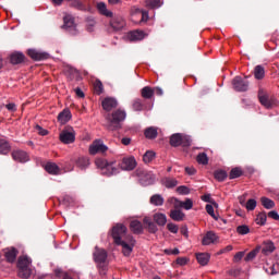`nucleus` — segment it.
Returning <instances> with one entry per match:
<instances>
[{"label":"nucleus","instance_id":"1","mask_svg":"<svg viewBox=\"0 0 279 279\" xmlns=\"http://www.w3.org/2000/svg\"><path fill=\"white\" fill-rule=\"evenodd\" d=\"M126 118L128 113L123 109H118L107 114V130H109V132H117V130H121V128H123V121H125Z\"/></svg>","mask_w":279,"mask_h":279},{"label":"nucleus","instance_id":"2","mask_svg":"<svg viewBox=\"0 0 279 279\" xmlns=\"http://www.w3.org/2000/svg\"><path fill=\"white\" fill-rule=\"evenodd\" d=\"M111 236H112L116 245H118L122 241H126L128 227H125V225H122V223L116 225L111 230Z\"/></svg>","mask_w":279,"mask_h":279},{"label":"nucleus","instance_id":"3","mask_svg":"<svg viewBox=\"0 0 279 279\" xmlns=\"http://www.w3.org/2000/svg\"><path fill=\"white\" fill-rule=\"evenodd\" d=\"M32 259L27 256H22L19 258L17 267L20 269V276L21 278H29L32 276Z\"/></svg>","mask_w":279,"mask_h":279},{"label":"nucleus","instance_id":"4","mask_svg":"<svg viewBox=\"0 0 279 279\" xmlns=\"http://www.w3.org/2000/svg\"><path fill=\"white\" fill-rule=\"evenodd\" d=\"M257 98L259 99V104H262L266 109H272L278 106V100L274 97H269L264 89H259Z\"/></svg>","mask_w":279,"mask_h":279},{"label":"nucleus","instance_id":"5","mask_svg":"<svg viewBox=\"0 0 279 279\" xmlns=\"http://www.w3.org/2000/svg\"><path fill=\"white\" fill-rule=\"evenodd\" d=\"M59 141L63 143V145L75 143V129H73V126H65L59 135Z\"/></svg>","mask_w":279,"mask_h":279},{"label":"nucleus","instance_id":"6","mask_svg":"<svg viewBox=\"0 0 279 279\" xmlns=\"http://www.w3.org/2000/svg\"><path fill=\"white\" fill-rule=\"evenodd\" d=\"M191 143L192 141L190 136L182 135L180 133H175L170 137V145L172 147H178V146L189 147L191 146Z\"/></svg>","mask_w":279,"mask_h":279},{"label":"nucleus","instance_id":"7","mask_svg":"<svg viewBox=\"0 0 279 279\" xmlns=\"http://www.w3.org/2000/svg\"><path fill=\"white\" fill-rule=\"evenodd\" d=\"M63 29H66L72 36L77 35V24H75V17L71 14L63 16Z\"/></svg>","mask_w":279,"mask_h":279},{"label":"nucleus","instance_id":"8","mask_svg":"<svg viewBox=\"0 0 279 279\" xmlns=\"http://www.w3.org/2000/svg\"><path fill=\"white\" fill-rule=\"evenodd\" d=\"M107 151L108 146H106L101 140H95L89 146L90 156H95L97 154H106Z\"/></svg>","mask_w":279,"mask_h":279},{"label":"nucleus","instance_id":"9","mask_svg":"<svg viewBox=\"0 0 279 279\" xmlns=\"http://www.w3.org/2000/svg\"><path fill=\"white\" fill-rule=\"evenodd\" d=\"M142 97L144 99L149 100V102H147L146 105H145V102L142 101V105H141L142 110L143 109H151V99L154 98V89L150 87H147V86L144 87L142 89Z\"/></svg>","mask_w":279,"mask_h":279},{"label":"nucleus","instance_id":"10","mask_svg":"<svg viewBox=\"0 0 279 279\" xmlns=\"http://www.w3.org/2000/svg\"><path fill=\"white\" fill-rule=\"evenodd\" d=\"M257 247H259V251H262V254L265 256L271 255L276 251V245L270 240L262 242V244L257 245Z\"/></svg>","mask_w":279,"mask_h":279},{"label":"nucleus","instance_id":"11","mask_svg":"<svg viewBox=\"0 0 279 279\" xmlns=\"http://www.w3.org/2000/svg\"><path fill=\"white\" fill-rule=\"evenodd\" d=\"M93 256L97 265H104V263H106L108 258V252H106V250L104 248H99L98 246H96Z\"/></svg>","mask_w":279,"mask_h":279},{"label":"nucleus","instance_id":"12","mask_svg":"<svg viewBox=\"0 0 279 279\" xmlns=\"http://www.w3.org/2000/svg\"><path fill=\"white\" fill-rule=\"evenodd\" d=\"M232 84H233V88L236 92H246L250 87V83L246 80L242 78L241 76H236L232 81Z\"/></svg>","mask_w":279,"mask_h":279},{"label":"nucleus","instance_id":"13","mask_svg":"<svg viewBox=\"0 0 279 279\" xmlns=\"http://www.w3.org/2000/svg\"><path fill=\"white\" fill-rule=\"evenodd\" d=\"M120 167L123 171H132L136 168V159H134V157L123 158Z\"/></svg>","mask_w":279,"mask_h":279},{"label":"nucleus","instance_id":"14","mask_svg":"<svg viewBox=\"0 0 279 279\" xmlns=\"http://www.w3.org/2000/svg\"><path fill=\"white\" fill-rule=\"evenodd\" d=\"M110 26L114 32H121V29L125 27V19H123V16H114L110 21Z\"/></svg>","mask_w":279,"mask_h":279},{"label":"nucleus","instance_id":"15","mask_svg":"<svg viewBox=\"0 0 279 279\" xmlns=\"http://www.w3.org/2000/svg\"><path fill=\"white\" fill-rule=\"evenodd\" d=\"M101 106L106 112H110L111 110H114L117 106H119V102L112 97H107L102 100Z\"/></svg>","mask_w":279,"mask_h":279},{"label":"nucleus","instance_id":"16","mask_svg":"<svg viewBox=\"0 0 279 279\" xmlns=\"http://www.w3.org/2000/svg\"><path fill=\"white\" fill-rule=\"evenodd\" d=\"M3 254L7 263H14L16 256H19V250L15 247H8L3 250Z\"/></svg>","mask_w":279,"mask_h":279},{"label":"nucleus","instance_id":"17","mask_svg":"<svg viewBox=\"0 0 279 279\" xmlns=\"http://www.w3.org/2000/svg\"><path fill=\"white\" fill-rule=\"evenodd\" d=\"M12 158L15 162H29V155L24 150H14L12 153Z\"/></svg>","mask_w":279,"mask_h":279},{"label":"nucleus","instance_id":"18","mask_svg":"<svg viewBox=\"0 0 279 279\" xmlns=\"http://www.w3.org/2000/svg\"><path fill=\"white\" fill-rule=\"evenodd\" d=\"M96 10L102 16H107V19H112V16H113L112 11L108 10V5L106 4V2H97L96 3Z\"/></svg>","mask_w":279,"mask_h":279},{"label":"nucleus","instance_id":"19","mask_svg":"<svg viewBox=\"0 0 279 279\" xmlns=\"http://www.w3.org/2000/svg\"><path fill=\"white\" fill-rule=\"evenodd\" d=\"M218 240H219V238L215 232L208 231L206 233V235L204 236L202 243H203L204 246H208V245H211V244H216Z\"/></svg>","mask_w":279,"mask_h":279},{"label":"nucleus","instance_id":"20","mask_svg":"<svg viewBox=\"0 0 279 279\" xmlns=\"http://www.w3.org/2000/svg\"><path fill=\"white\" fill-rule=\"evenodd\" d=\"M71 110L69 109H63L59 114H58V121L61 123V125H65V123H69L70 119H72Z\"/></svg>","mask_w":279,"mask_h":279},{"label":"nucleus","instance_id":"21","mask_svg":"<svg viewBox=\"0 0 279 279\" xmlns=\"http://www.w3.org/2000/svg\"><path fill=\"white\" fill-rule=\"evenodd\" d=\"M28 56L33 60H47L49 58V54L46 52H40L36 49H28Z\"/></svg>","mask_w":279,"mask_h":279},{"label":"nucleus","instance_id":"22","mask_svg":"<svg viewBox=\"0 0 279 279\" xmlns=\"http://www.w3.org/2000/svg\"><path fill=\"white\" fill-rule=\"evenodd\" d=\"M45 171L50 175H58V173H60V167H58L56 162H47L45 165Z\"/></svg>","mask_w":279,"mask_h":279},{"label":"nucleus","instance_id":"23","mask_svg":"<svg viewBox=\"0 0 279 279\" xmlns=\"http://www.w3.org/2000/svg\"><path fill=\"white\" fill-rule=\"evenodd\" d=\"M184 217H185L184 213H183L182 210H180V209H172V210L170 211V218H171L173 221H175V222H181V221H183V220H184Z\"/></svg>","mask_w":279,"mask_h":279},{"label":"nucleus","instance_id":"24","mask_svg":"<svg viewBox=\"0 0 279 279\" xmlns=\"http://www.w3.org/2000/svg\"><path fill=\"white\" fill-rule=\"evenodd\" d=\"M143 223H144V227L146 229H148L149 233H156L157 232V227L156 225L151 221V218L149 217H144L143 219Z\"/></svg>","mask_w":279,"mask_h":279},{"label":"nucleus","instance_id":"25","mask_svg":"<svg viewBox=\"0 0 279 279\" xmlns=\"http://www.w3.org/2000/svg\"><path fill=\"white\" fill-rule=\"evenodd\" d=\"M11 64H21L25 60V54L22 52H14L10 57Z\"/></svg>","mask_w":279,"mask_h":279},{"label":"nucleus","instance_id":"26","mask_svg":"<svg viewBox=\"0 0 279 279\" xmlns=\"http://www.w3.org/2000/svg\"><path fill=\"white\" fill-rule=\"evenodd\" d=\"M161 184L163 186H166V189L170 190V189H174V186L178 184V181L175 179H173V178L165 177L161 180Z\"/></svg>","mask_w":279,"mask_h":279},{"label":"nucleus","instance_id":"27","mask_svg":"<svg viewBox=\"0 0 279 279\" xmlns=\"http://www.w3.org/2000/svg\"><path fill=\"white\" fill-rule=\"evenodd\" d=\"M165 203L163 197L160 194H154L150 197V205L155 206V207H161Z\"/></svg>","mask_w":279,"mask_h":279},{"label":"nucleus","instance_id":"28","mask_svg":"<svg viewBox=\"0 0 279 279\" xmlns=\"http://www.w3.org/2000/svg\"><path fill=\"white\" fill-rule=\"evenodd\" d=\"M154 221L159 226V227H165L167 223V216L161 213H157L154 215Z\"/></svg>","mask_w":279,"mask_h":279},{"label":"nucleus","instance_id":"29","mask_svg":"<svg viewBox=\"0 0 279 279\" xmlns=\"http://www.w3.org/2000/svg\"><path fill=\"white\" fill-rule=\"evenodd\" d=\"M196 258H197L199 265L206 266L210 259V254L198 253V254H196Z\"/></svg>","mask_w":279,"mask_h":279},{"label":"nucleus","instance_id":"30","mask_svg":"<svg viewBox=\"0 0 279 279\" xmlns=\"http://www.w3.org/2000/svg\"><path fill=\"white\" fill-rule=\"evenodd\" d=\"M144 135L148 140H155L157 137V135H158L157 129L154 128V126L147 128L144 131Z\"/></svg>","mask_w":279,"mask_h":279},{"label":"nucleus","instance_id":"31","mask_svg":"<svg viewBox=\"0 0 279 279\" xmlns=\"http://www.w3.org/2000/svg\"><path fill=\"white\" fill-rule=\"evenodd\" d=\"M126 40L130 43H136V40H141V31H133L128 33Z\"/></svg>","mask_w":279,"mask_h":279},{"label":"nucleus","instance_id":"32","mask_svg":"<svg viewBox=\"0 0 279 279\" xmlns=\"http://www.w3.org/2000/svg\"><path fill=\"white\" fill-rule=\"evenodd\" d=\"M260 202H262V206H264V208L268 210L274 209L276 206L272 199L265 196L260 198Z\"/></svg>","mask_w":279,"mask_h":279},{"label":"nucleus","instance_id":"33","mask_svg":"<svg viewBox=\"0 0 279 279\" xmlns=\"http://www.w3.org/2000/svg\"><path fill=\"white\" fill-rule=\"evenodd\" d=\"M0 154L3 156L10 154V143L5 140H0Z\"/></svg>","mask_w":279,"mask_h":279},{"label":"nucleus","instance_id":"34","mask_svg":"<svg viewBox=\"0 0 279 279\" xmlns=\"http://www.w3.org/2000/svg\"><path fill=\"white\" fill-rule=\"evenodd\" d=\"M167 205H171L174 207V209H181L183 202L179 201L177 197H169L167 201Z\"/></svg>","mask_w":279,"mask_h":279},{"label":"nucleus","instance_id":"35","mask_svg":"<svg viewBox=\"0 0 279 279\" xmlns=\"http://www.w3.org/2000/svg\"><path fill=\"white\" fill-rule=\"evenodd\" d=\"M118 245L122 246V253L124 256H130V254H132V245L128 244L125 240H123L121 243H118Z\"/></svg>","mask_w":279,"mask_h":279},{"label":"nucleus","instance_id":"36","mask_svg":"<svg viewBox=\"0 0 279 279\" xmlns=\"http://www.w3.org/2000/svg\"><path fill=\"white\" fill-rule=\"evenodd\" d=\"M77 167L81 169H86L90 165V159L88 157H80L76 161Z\"/></svg>","mask_w":279,"mask_h":279},{"label":"nucleus","instance_id":"37","mask_svg":"<svg viewBox=\"0 0 279 279\" xmlns=\"http://www.w3.org/2000/svg\"><path fill=\"white\" fill-rule=\"evenodd\" d=\"M130 15L131 21H136V17L141 16V8L138 5L131 7Z\"/></svg>","mask_w":279,"mask_h":279},{"label":"nucleus","instance_id":"38","mask_svg":"<svg viewBox=\"0 0 279 279\" xmlns=\"http://www.w3.org/2000/svg\"><path fill=\"white\" fill-rule=\"evenodd\" d=\"M130 228H131L132 232H134L135 234H141V221L132 220Z\"/></svg>","mask_w":279,"mask_h":279},{"label":"nucleus","instance_id":"39","mask_svg":"<svg viewBox=\"0 0 279 279\" xmlns=\"http://www.w3.org/2000/svg\"><path fill=\"white\" fill-rule=\"evenodd\" d=\"M267 221V215L265 213H259L257 215V218H255V223H257V226H265Z\"/></svg>","mask_w":279,"mask_h":279},{"label":"nucleus","instance_id":"40","mask_svg":"<svg viewBox=\"0 0 279 279\" xmlns=\"http://www.w3.org/2000/svg\"><path fill=\"white\" fill-rule=\"evenodd\" d=\"M255 77L257 80H263L265 77V69L263 65H255Z\"/></svg>","mask_w":279,"mask_h":279},{"label":"nucleus","instance_id":"41","mask_svg":"<svg viewBox=\"0 0 279 279\" xmlns=\"http://www.w3.org/2000/svg\"><path fill=\"white\" fill-rule=\"evenodd\" d=\"M145 3H146V7L151 10L158 9L161 7L160 0H146Z\"/></svg>","mask_w":279,"mask_h":279},{"label":"nucleus","instance_id":"42","mask_svg":"<svg viewBox=\"0 0 279 279\" xmlns=\"http://www.w3.org/2000/svg\"><path fill=\"white\" fill-rule=\"evenodd\" d=\"M260 252V247H255L253 251L248 252V254L245 257V262H252L257 256V254Z\"/></svg>","mask_w":279,"mask_h":279},{"label":"nucleus","instance_id":"43","mask_svg":"<svg viewBox=\"0 0 279 279\" xmlns=\"http://www.w3.org/2000/svg\"><path fill=\"white\" fill-rule=\"evenodd\" d=\"M206 211H207V214H208L213 219H215L216 221H218L219 215H216V214H215V210H214V207H213L211 204H207V205H206Z\"/></svg>","mask_w":279,"mask_h":279},{"label":"nucleus","instance_id":"44","mask_svg":"<svg viewBox=\"0 0 279 279\" xmlns=\"http://www.w3.org/2000/svg\"><path fill=\"white\" fill-rule=\"evenodd\" d=\"M95 165L98 169H106V167H108V160L104 158H97L95 160Z\"/></svg>","mask_w":279,"mask_h":279},{"label":"nucleus","instance_id":"45","mask_svg":"<svg viewBox=\"0 0 279 279\" xmlns=\"http://www.w3.org/2000/svg\"><path fill=\"white\" fill-rule=\"evenodd\" d=\"M256 206H257L256 199L251 198L247 201L245 208L247 209V211H254Z\"/></svg>","mask_w":279,"mask_h":279},{"label":"nucleus","instance_id":"46","mask_svg":"<svg viewBox=\"0 0 279 279\" xmlns=\"http://www.w3.org/2000/svg\"><path fill=\"white\" fill-rule=\"evenodd\" d=\"M155 158V153L151 150H148L145 153V155L143 156V161L145 163L151 162V160H154Z\"/></svg>","mask_w":279,"mask_h":279},{"label":"nucleus","instance_id":"47","mask_svg":"<svg viewBox=\"0 0 279 279\" xmlns=\"http://www.w3.org/2000/svg\"><path fill=\"white\" fill-rule=\"evenodd\" d=\"M236 232L240 234V235H246L250 233V228L248 226L246 225H242V226H239L236 228Z\"/></svg>","mask_w":279,"mask_h":279},{"label":"nucleus","instance_id":"48","mask_svg":"<svg viewBox=\"0 0 279 279\" xmlns=\"http://www.w3.org/2000/svg\"><path fill=\"white\" fill-rule=\"evenodd\" d=\"M177 193L182 196L190 195L191 191L187 186L181 185L177 189Z\"/></svg>","mask_w":279,"mask_h":279},{"label":"nucleus","instance_id":"49","mask_svg":"<svg viewBox=\"0 0 279 279\" xmlns=\"http://www.w3.org/2000/svg\"><path fill=\"white\" fill-rule=\"evenodd\" d=\"M94 90L97 95H101L104 93V84L100 81H96L94 83Z\"/></svg>","mask_w":279,"mask_h":279},{"label":"nucleus","instance_id":"50","mask_svg":"<svg viewBox=\"0 0 279 279\" xmlns=\"http://www.w3.org/2000/svg\"><path fill=\"white\" fill-rule=\"evenodd\" d=\"M196 160L198 163L207 165L208 163V157L205 153H201L197 155Z\"/></svg>","mask_w":279,"mask_h":279},{"label":"nucleus","instance_id":"51","mask_svg":"<svg viewBox=\"0 0 279 279\" xmlns=\"http://www.w3.org/2000/svg\"><path fill=\"white\" fill-rule=\"evenodd\" d=\"M182 208L186 211L193 208V201L191 198H186L185 202H182Z\"/></svg>","mask_w":279,"mask_h":279},{"label":"nucleus","instance_id":"52","mask_svg":"<svg viewBox=\"0 0 279 279\" xmlns=\"http://www.w3.org/2000/svg\"><path fill=\"white\" fill-rule=\"evenodd\" d=\"M167 229H168L169 232L172 233V234H177L178 231H179V227H178L175 223H173V222H169V223L167 225Z\"/></svg>","mask_w":279,"mask_h":279},{"label":"nucleus","instance_id":"53","mask_svg":"<svg viewBox=\"0 0 279 279\" xmlns=\"http://www.w3.org/2000/svg\"><path fill=\"white\" fill-rule=\"evenodd\" d=\"M35 132L38 133L39 136H47V134H49V131H47L46 129H43V126L40 125L35 126Z\"/></svg>","mask_w":279,"mask_h":279},{"label":"nucleus","instance_id":"54","mask_svg":"<svg viewBox=\"0 0 279 279\" xmlns=\"http://www.w3.org/2000/svg\"><path fill=\"white\" fill-rule=\"evenodd\" d=\"M71 5L72 8H76V10H84V4L80 0H73Z\"/></svg>","mask_w":279,"mask_h":279},{"label":"nucleus","instance_id":"55","mask_svg":"<svg viewBox=\"0 0 279 279\" xmlns=\"http://www.w3.org/2000/svg\"><path fill=\"white\" fill-rule=\"evenodd\" d=\"M230 175H244V172L242 168L236 167L231 170Z\"/></svg>","mask_w":279,"mask_h":279},{"label":"nucleus","instance_id":"56","mask_svg":"<svg viewBox=\"0 0 279 279\" xmlns=\"http://www.w3.org/2000/svg\"><path fill=\"white\" fill-rule=\"evenodd\" d=\"M268 218H270L275 221H279V214L276 210H270L268 213Z\"/></svg>","mask_w":279,"mask_h":279},{"label":"nucleus","instance_id":"57","mask_svg":"<svg viewBox=\"0 0 279 279\" xmlns=\"http://www.w3.org/2000/svg\"><path fill=\"white\" fill-rule=\"evenodd\" d=\"M189 263V258L187 257H178L177 258V264L179 266H185Z\"/></svg>","mask_w":279,"mask_h":279},{"label":"nucleus","instance_id":"58","mask_svg":"<svg viewBox=\"0 0 279 279\" xmlns=\"http://www.w3.org/2000/svg\"><path fill=\"white\" fill-rule=\"evenodd\" d=\"M244 255H245V252H244V251L238 252V253L235 254V256H234V262H235V263L241 262L242 258L244 257Z\"/></svg>","mask_w":279,"mask_h":279},{"label":"nucleus","instance_id":"59","mask_svg":"<svg viewBox=\"0 0 279 279\" xmlns=\"http://www.w3.org/2000/svg\"><path fill=\"white\" fill-rule=\"evenodd\" d=\"M149 20V12L148 11H145V10H142V19H141V22L143 23H146L147 21Z\"/></svg>","mask_w":279,"mask_h":279},{"label":"nucleus","instance_id":"60","mask_svg":"<svg viewBox=\"0 0 279 279\" xmlns=\"http://www.w3.org/2000/svg\"><path fill=\"white\" fill-rule=\"evenodd\" d=\"M201 199L204 202V203H209L211 204L213 203V198H211V195L210 194H205L201 197Z\"/></svg>","mask_w":279,"mask_h":279},{"label":"nucleus","instance_id":"61","mask_svg":"<svg viewBox=\"0 0 279 279\" xmlns=\"http://www.w3.org/2000/svg\"><path fill=\"white\" fill-rule=\"evenodd\" d=\"M7 110H10L11 112H16V105L14 102H10L5 106Z\"/></svg>","mask_w":279,"mask_h":279},{"label":"nucleus","instance_id":"62","mask_svg":"<svg viewBox=\"0 0 279 279\" xmlns=\"http://www.w3.org/2000/svg\"><path fill=\"white\" fill-rule=\"evenodd\" d=\"M233 250L232 245H227L225 248L220 250L219 254L229 253Z\"/></svg>","mask_w":279,"mask_h":279},{"label":"nucleus","instance_id":"63","mask_svg":"<svg viewBox=\"0 0 279 279\" xmlns=\"http://www.w3.org/2000/svg\"><path fill=\"white\" fill-rule=\"evenodd\" d=\"M186 174L187 175H195L196 170L195 168L191 167V168H185Z\"/></svg>","mask_w":279,"mask_h":279},{"label":"nucleus","instance_id":"64","mask_svg":"<svg viewBox=\"0 0 279 279\" xmlns=\"http://www.w3.org/2000/svg\"><path fill=\"white\" fill-rule=\"evenodd\" d=\"M227 178V175H215V180H217V182H226Z\"/></svg>","mask_w":279,"mask_h":279}]
</instances>
